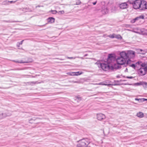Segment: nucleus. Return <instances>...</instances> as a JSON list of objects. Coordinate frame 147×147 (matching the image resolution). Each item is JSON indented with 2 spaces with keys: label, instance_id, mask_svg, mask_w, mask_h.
<instances>
[{
  "label": "nucleus",
  "instance_id": "obj_9",
  "mask_svg": "<svg viewBox=\"0 0 147 147\" xmlns=\"http://www.w3.org/2000/svg\"><path fill=\"white\" fill-rule=\"evenodd\" d=\"M127 4L126 3H124L121 4L119 5L120 8L122 9L127 8Z\"/></svg>",
  "mask_w": 147,
  "mask_h": 147
},
{
  "label": "nucleus",
  "instance_id": "obj_47",
  "mask_svg": "<svg viewBox=\"0 0 147 147\" xmlns=\"http://www.w3.org/2000/svg\"><path fill=\"white\" fill-rule=\"evenodd\" d=\"M146 30L147 31V30Z\"/></svg>",
  "mask_w": 147,
  "mask_h": 147
},
{
  "label": "nucleus",
  "instance_id": "obj_42",
  "mask_svg": "<svg viewBox=\"0 0 147 147\" xmlns=\"http://www.w3.org/2000/svg\"><path fill=\"white\" fill-rule=\"evenodd\" d=\"M117 78H119V76H118H118H117Z\"/></svg>",
  "mask_w": 147,
  "mask_h": 147
},
{
  "label": "nucleus",
  "instance_id": "obj_43",
  "mask_svg": "<svg viewBox=\"0 0 147 147\" xmlns=\"http://www.w3.org/2000/svg\"><path fill=\"white\" fill-rule=\"evenodd\" d=\"M134 32H136V33H137L136 32H135V31H134Z\"/></svg>",
  "mask_w": 147,
  "mask_h": 147
},
{
  "label": "nucleus",
  "instance_id": "obj_2",
  "mask_svg": "<svg viewBox=\"0 0 147 147\" xmlns=\"http://www.w3.org/2000/svg\"><path fill=\"white\" fill-rule=\"evenodd\" d=\"M121 52L120 53V57H118L116 61L118 64L120 65H124L125 66L129 63V61H128L126 58L121 55Z\"/></svg>",
  "mask_w": 147,
  "mask_h": 147
},
{
  "label": "nucleus",
  "instance_id": "obj_8",
  "mask_svg": "<svg viewBox=\"0 0 147 147\" xmlns=\"http://www.w3.org/2000/svg\"><path fill=\"white\" fill-rule=\"evenodd\" d=\"M141 6V10L147 9V2L142 0V4Z\"/></svg>",
  "mask_w": 147,
  "mask_h": 147
},
{
  "label": "nucleus",
  "instance_id": "obj_27",
  "mask_svg": "<svg viewBox=\"0 0 147 147\" xmlns=\"http://www.w3.org/2000/svg\"><path fill=\"white\" fill-rule=\"evenodd\" d=\"M105 84H106V85H105V86H110L113 85V84H110V83L107 84L106 82H105Z\"/></svg>",
  "mask_w": 147,
  "mask_h": 147
},
{
  "label": "nucleus",
  "instance_id": "obj_41",
  "mask_svg": "<svg viewBox=\"0 0 147 147\" xmlns=\"http://www.w3.org/2000/svg\"><path fill=\"white\" fill-rule=\"evenodd\" d=\"M127 68H126V69L125 70V71H127Z\"/></svg>",
  "mask_w": 147,
  "mask_h": 147
},
{
  "label": "nucleus",
  "instance_id": "obj_5",
  "mask_svg": "<svg viewBox=\"0 0 147 147\" xmlns=\"http://www.w3.org/2000/svg\"><path fill=\"white\" fill-rule=\"evenodd\" d=\"M141 65L142 67L140 68L138 71V74L141 76L144 75L146 72H147V66H145V64L141 63Z\"/></svg>",
  "mask_w": 147,
  "mask_h": 147
},
{
  "label": "nucleus",
  "instance_id": "obj_1",
  "mask_svg": "<svg viewBox=\"0 0 147 147\" xmlns=\"http://www.w3.org/2000/svg\"><path fill=\"white\" fill-rule=\"evenodd\" d=\"M121 54L122 56L126 57L128 61H129V62L131 61L130 59H133L135 55V52L131 50L128 51L127 52L122 51Z\"/></svg>",
  "mask_w": 147,
  "mask_h": 147
},
{
  "label": "nucleus",
  "instance_id": "obj_44",
  "mask_svg": "<svg viewBox=\"0 0 147 147\" xmlns=\"http://www.w3.org/2000/svg\"><path fill=\"white\" fill-rule=\"evenodd\" d=\"M7 22H9V21H7Z\"/></svg>",
  "mask_w": 147,
  "mask_h": 147
},
{
  "label": "nucleus",
  "instance_id": "obj_17",
  "mask_svg": "<svg viewBox=\"0 0 147 147\" xmlns=\"http://www.w3.org/2000/svg\"><path fill=\"white\" fill-rule=\"evenodd\" d=\"M139 19V17H136V18L134 19L131 20V22L132 23H134L135 22Z\"/></svg>",
  "mask_w": 147,
  "mask_h": 147
},
{
  "label": "nucleus",
  "instance_id": "obj_32",
  "mask_svg": "<svg viewBox=\"0 0 147 147\" xmlns=\"http://www.w3.org/2000/svg\"><path fill=\"white\" fill-rule=\"evenodd\" d=\"M142 84L146 86L147 85V83L146 82H144L142 83Z\"/></svg>",
  "mask_w": 147,
  "mask_h": 147
},
{
  "label": "nucleus",
  "instance_id": "obj_15",
  "mask_svg": "<svg viewBox=\"0 0 147 147\" xmlns=\"http://www.w3.org/2000/svg\"><path fill=\"white\" fill-rule=\"evenodd\" d=\"M120 82H121L120 80L114 81L115 83L114 84H113V85H120L121 84Z\"/></svg>",
  "mask_w": 147,
  "mask_h": 147
},
{
  "label": "nucleus",
  "instance_id": "obj_33",
  "mask_svg": "<svg viewBox=\"0 0 147 147\" xmlns=\"http://www.w3.org/2000/svg\"><path fill=\"white\" fill-rule=\"evenodd\" d=\"M24 41V40H22V41H21L19 43V45H22Z\"/></svg>",
  "mask_w": 147,
  "mask_h": 147
},
{
  "label": "nucleus",
  "instance_id": "obj_36",
  "mask_svg": "<svg viewBox=\"0 0 147 147\" xmlns=\"http://www.w3.org/2000/svg\"><path fill=\"white\" fill-rule=\"evenodd\" d=\"M17 46L18 47H19L20 45H19V43H18L17 44Z\"/></svg>",
  "mask_w": 147,
  "mask_h": 147
},
{
  "label": "nucleus",
  "instance_id": "obj_23",
  "mask_svg": "<svg viewBox=\"0 0 147 147\" xmlns=\"http://www.w3.org/2000/svg\"><path fill=\"white\" fill-rule=\"evenodd\" d=\"M109 37L113 38H115V34H111L108 36Z\"/></svg>",
  "mask_w": 147,
  "mask_h": 147
},
{
  "label": "nucleus",
  "instance_id": "obj_28",
  "mask_svg": "<svg viewBox=\"0 0 147 147\" xmlns=\"http://www.w3.org/2000/svg\"><path fill=\"white\" fill-rule=\"evenodd\" d=\"M124 78H128V79H132L133 78V77H132V76H126V77H125V76H124Z\"/></svg>",
  "mask_w": 147,
  "mask_h": 147
},
{
  "label": "nucleus",
  "instance_id": "obj_7",
  "mask_svg": "<svg viewBox=\"0 0 147 147\" xmlns=\"http://www.w3.org/2000/svg\"><path fill=\"white\" fill-rule=\"evenodd\" d=\"M97 118L99 120H101L105 118V115L102 113H99L97 115Z\"/></svg>",
  "mask_w": 147,
  "mask_h": 147
},
{
  "label": "nucleus",
  "instance_id": "obj_30",
  "mask_svg": "<svg viewBox=\"0 0 147 147\" xmlns=\"http://www.w3.org/2000/svg\"><path fill=\"white\" fill-rule=\"evenodd\" d=\"M138 17L139 18L144 19V16H140Z\"/></svg>",
  "mask_w": 147,
  "mask_h": 147
},
{
  "label": "nucleus",
  "instance_id": "obj_39",
  "mask_svg": "<svg viewBox=\"0 0 147 147\" xmlns=\"http://www.w3.org/2000/svg\"><path fill=\"white\" fill-rule=\"evenodd\" d=\"M59 59L61 60H63L64 59Z\"/></svg>",
  "mask_w": 147,
  "mask_h": 147
},
{
  "label": "nucleus",
  "instance_id": "obj_34",
  "mask_svg": "<svg viewBox=\"0 0 147 147\" xmlns=\"http://www.w3.org/2000/svg\"><path fill=\"white\" fill-rule=\"evenodd\" d=\"M76 58H80V59H84L83 57H76Z\"/></svg>",
  "mask_w": 147,
  "mask_h": 147
},
{
  "label": "nucleus",
  "instance_id": "obj_21",
  "mask_svg": "<svg viewBox=\"0 0 147 147\" xmlns=\"http://www.w3.org/2000/svg\"><path fill=\"white\" fill-rule=\"evenodd\" d=\"M67 74L71 76H75L74 72H70L67 73Z\"/></svg>",
  "mask_w": 147,
  "mask_h": 147
},
{
  "label": "nucleus",
  "instance_id": "obj_22",
  "mask_svg": "<svg viewBox=\"0 0 147 147\" xmlns=\"http://www.w3.org/2000/svg\"><path fill=\"white\" fill-rule=\"evenodd\" d=\"M16 2V1H4V4H8V3H14Z\"/></svg>",
  "mask_w": 147,
  "mask_h": 147
},
{
  "label": "nucleus",
  "instance_id": "obj_11",
  "mask_svg": "<svg viewBox=\"0 0 147 147\" xmlns=\"http://www.w3.org/2000/svg\"><path fill=\"white\" fill-rule=\"evenodd\" d=\"M115 59L114 57L113 56L112 54H109L108 55V57L107 58V60L108 61L110 62V61L114 60Z\"/></svg>",
  "mask_w": 147,
  "mask_h": 147
},
{
  "label": "nucleus",
  "instance_id": "obj_38",
  "mask_svg": "<svg viewBox=\"0 0 147 147\" xmlns=\"http://www.w3.org/2000/svg\"><path fill=\"white\" fill-rule=\"evenodd\" d=\"M96 2H94L93 3V4L94 5H95L96 4Z\"/></svg>",
  "mask_w": 147,
  "mask_h": 147
},
{
  "label": "nucleus",
  "instance_id": "obj_31",
  "mask_svg": "<svg viewBox=\"0 0 147 147\" xmlns=\"http://www.w3.org/2000/svg\"><path fill=\"white\" fill-rule=\"evenodd\" d=\"M98 84V85H106V84H105V82H101L100 83H99Z\"/></svg>",
  "mask_w": 147,
  "mask_h": 147
},
{
  "label": "nucleus",
  "instance_id": "obj_13",
  "mask_svg": "<svg viewBox=\"0 0 147 147\" xmlns=\"http://www.w3.org/2000/svg\"><path fill=\"white\" fill-rule=\"evenodd\" d=\"M136 116L140 118H142L144 117V115L143 113L140 112L137 113Z\"/></svg>",
  "mask_w": 147,
  "mask_h": 147
},
{
  "label": "nucleus",
  "instance_id": "obj_37",
  "mask_svg": "<svg viewBox=\"0 0 147 147\" xmlns=\"http://www.w3.org/2000/svg\"><path fill=\"white\" fill-rule=\"evenodd\" d=\"M88 55L87 54H85V55H84V57H86V56H88Z\"/></svg>",
  "mask_w": 147,
  "mask_h": 147
},
{
  "label": "nucleus",
  "instance_id": "obj_26",
  "mask_svg": "<svg viewBox=\"0 0 147 147\" xmlns=\"http://www.w3.org/2000/svg\"><path fill=\"white\" fill-rule=\"evenodd\" d=\"M58 13L59 14H63L64 13V11L63 10L60 11H59Z\"/></svg>",
  "mask_w": 147,
  "mask_h": 147
},
{
  "label": "nucleus",
  "instance_id": "obj_46",
  "mask_svg": "<svg viewBox=\"0 0 147 147\" xmlns=\"http://www.w3.org/2000/svg\"><path fill=\"white\" fill-rule=\"evenodd\" d=\"M146 127H147V125H146Z\"/></svg>",
  "mask_w": 147,
  "mask_h": 147
},
{
  "label": "nucleus",
  "instance_id": "obj_14",
  "mask_svg": "<svg viewBox=\"0 0 147 147\" xmlns=\"http://www.w3.org/2000/svg\"><path fill=\"white\" fill-rule=\"evenodd\" d=\"M48 22L50 23H53L55 22V19L54 18L52 17H50L48 19Z\"/></svg>",
  "mask_w": 147,
  "mask_h": 147
},
{
  "label": "nucleus",
  "instance_id": "obj_18",
  "mask_svg": "<svg viewBox=\"0 0 147 147\" xmlns=\"http://www.w3.org/2000/svg\"><path fill=\"white\" fill-rule=\"evenodd\" d=\"M82 79H80V80L78 81H72L73 82H74V83H77L78 84H80V83H82L83 82L82 81Z\"/></svg>",
  "mask_w": 147,
  "mask_h": 147
},
{
  "label": "nucleus",
  "instance_id": "obj_25",
  "mask_svg": "<svg viewBox=\"0 0 147 147\" xmlns=\"http://www.w3.org/2000/svg\"><path fill=\"white\" fill-rule=\"evenodd\" d=\"M66 57L67 59H76V57Z\"/></svg>",
  "mask_w": 147,
  "mask_h": 147
},
{
  "label": "nucleus",
  "instance_id": "obj_16",
  "mask_svg": "<svg viewBox=\"0 0 147 147\" xmlns=\"http://www.w3.org/2000/svg\"><path fill=\"white\" fill-rule=\"evenodd\" d=\"M115 38H116L121 40L122 38V36L119 34H115Z\"/></svg>",
  "mask_w": 147,
  "mask_h": 147
},
{
  "label": "nucleus",
  "instance_id": "obj_3",
  "mask_svg": "<svg viewBox=\"0 0 147 147\" xmlns=\"http://www.w3.org/2000/svg\"><path fill=\"white\" fill-rule=\"evenodd\" d=\"M79 144L77 145V147H86L90 143L88 138H84L78 141Z\"/></svg>",
  "mask_w": 147,
  "mask_h": 147
},
{
  "label": "nucleus",
  "instance_id": "obj_40",
  "mask_svg": "<svg viewBox=\"0 0 147 147\" xmlns=\"http://www.w3.org/2000/svg\"><path fill=\"white\" fill-rule=\"evenodd\" d=\"M32 83L34 84H36L35 82H32Z\"/></svg>",
  "mask_w": 147,
  "mask_h": 147
},
{
  "label": "nucleus",
  "instance_id": "obj_20",
  "mask_svg": "<svg viewBox=\"0 0 147 147\" xmlns=\"http://www.w3.org/2000/svg\"><path fill=\"white\" fill-rule=\"evenodd\" d=\"M12 61L15 62L16 63H25V62L21 60L20 61H16L15 60H12Z\"/></svg>",
  "mask_w": 147,
  "mask_h": 147
},
{
  "label": "nucleus",
  "instance_id": "obj_24",
  "mask_svg": "<svg viewBox=\"0 0 147 147\" xmlns=\"http://www.w3.org/2000/svg\"><path fill=\"white\" fill-rule=\"evenodd\" d=\"M144 99L142 98V99H140V98H135V100H138L139 102H141L142 101H143V99Z\"/></svg>",
  "mask_w": 147,
  "mask_h": 147
},
{
  "label": "nucleus",
  "instance_id": "obj_29",
  "mask_svg": "<svg viewBox=\"0 0 147 147\" xmlns=\"http://www.w3.org/2000/svg\"><path fill=\"white\" fill-rule=\"evenodd\" d=\"M51 11L52 12V13L53 14H55L57 12V11L56 10H51Z\"/></svg>",
  "mask_w": 147,
  "mask_h": 147
},
{
  "label": "nucleus",
  "instance_id": "obj_4",
  "mask_svg": "<svg viewBox=\"0 0 147 147\" xmlns=\"http://www.w3.org/2000/svg\"><path fill=\"white\" fill-rule=\"evenodd\" d=\"M97 64L98 67H101V69L104 71H108L110 69L112 68V66H110L109 64L108 63H96Z\"/></svg>",
  "mask_w": 147,
  "mask_h": 147
},
{
  "label": "nucleus",
  "instance_id": "obj_35",
  "mask_svg": "<svg viewBox=\"0 0 147 147\" xmlns=\"http://www.w3.org/2000/svg\"><path fill=\"white\" fill-rule=\"evenodd\" d=\"M120 81L121 82H124V81H126V80H120Z\"/></svg>",
  "mask_w": 147,
  "mask_h": 147
},
{
  "label": "nucleus",
  "instance_id": "obj_45",
  "mask_svg": "<svg viewBox=\"0 0 147 147\" xmlns=\"http://www.w3.org/2000/svg\"><path fill=\"white\" fill-rule=\"evenodd\" d=\"M140 51H142V50L141 49H140Z\"/></svg>",
  "mask_w": 147,
  "mask_h": 147
},
{
  "label": "nucleus",
  "instance_id": "obj_19",
  "mask_svg": "<svg viewBox=\"0 0 147 147\" xmlns=\"http://www.w3.org/2000/svg\"><path fill=\"white\" fill-rule=\"evenodd\" d=\"M82 72H80L79 71L76 72H74V75H75V76H78L80 75H81L83 74Z\"/></svg>",
  "mask_w": 147,
  "mask_h": 147
},
{
  "label": "nucleus",
  "instance_id": "obj_10",
  "mask_svg": "<svg viewBox=\"0 0 147 147\" xmlns=\"http://www.w3.org/2000/svg\"><path fill=\"white\" fill-rule=\"evenodd\" d=\"M11 115V114L10 113H8L7 114L5 113H2L1 114H0V119L5 117L7 116H10Z\"/></svg>",
  "mask_w": 147,
  "mask_h": 147
},
{
  "label": "nucleus",
  "instance_id": "obj_12",
  "mask_svg": "<svg viewBox=\"0 0 147 147\" xmlns=\"http://www.w3.org/2000/svg\"><path fill=\"white\" fill-rule=\"evenodd\" d=\"M141 63L142 62H141L138 61L136 63V64H132L129 65V66L132 67L133 68L135 69L136 66L137 65H141Z\"/></svg>",
  "mask_w": 147,
  "mask_h": 147
},
{
  "label": "nucleus",
  "instance_id": "obj_6",
  "mask_svg": "<svg viewBox=\"0 0 147 147\" xmlns=\"http://www.w3.org/2000/svg\"><path fill=\"white\" fill-rule=\"evenodd\" d=\"M142 3V0H136L133 3V8L135 9H140L141 10V7Z\"/></svg>",
  "mask_w": 147,
  "mask_h": 147
}]
</instances>
